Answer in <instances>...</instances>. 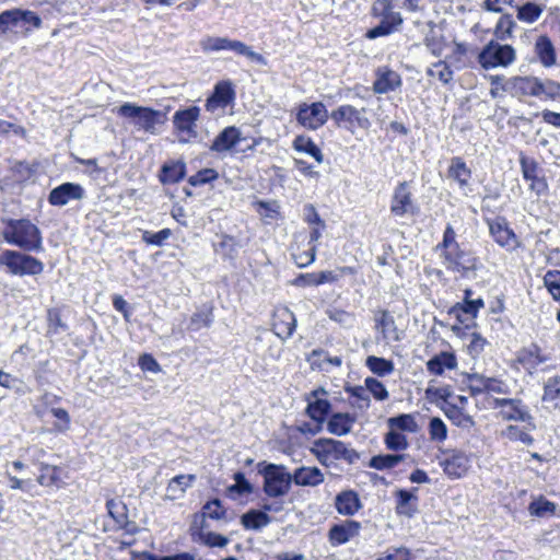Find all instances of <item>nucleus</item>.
<instances>
[{
  "label": "nucleus",
  "instance_id": "obj_1",
  "mask_svg": "<svg viewBox=\"0 0 560 560\" xmlns=\"http://www.w3.org/2000/svg\"><path fill=\"white\" fill-rule=\"evenodd\" d=\"M0 231L3 240L13 246L28 253L44 250L43 235L39 228L28 219H2Z\"/></svg>",
  "mask_w": 560,
  "mask_h": 560
},
{
  "label": "nucleus",
  "instance_id": "obj_2",
  "mask_svg": "<svg viewBox=\"0 0 560 560\" xmlns=\"http://www.w3.org/2000/svg\"><path fill=\"white\" fill-rule=\"evenodd\" d=\"M116 114L126 119L137 130L150 135H156L158 126L164 125L167 120L165 112L130 102H126L117 107Z\"/></svg>",
  "mask_w": 560,
  "mask_h": 560
},
{
  "label": "nucleus",
  "instance_id": "obj_3",
  "mask_svg": "<svg viewBox=\"0 0 560 560\" xmlns=\"http://www.w3.org/2000/svg\"><path fill=\"white\" fill-rule=\"evenodd\" d=\"M258 474L262 476V491L269 498H280L289 493L292 476L283 465L259 463Z\"/></svg>",
  "mask_w": 560,
  "mask_h": 560
},
{
  "label": "nucleus",
  "instance_id": "obj_4",
  "mask_svg": "<svg viewBox=\"0 0 560 560\" xmlns=\"http://www.w3.org/2000/svg\"><path fill=\"white\" fill-rule=\"evenodd\" d=\"M199 44L202 51L206 54L231 51L237 56H244L252 62L259 66H267L268 63L267 59L261 54L254 51L250 46L237 39L220 36H206Z\"/></svg>",
  "mask_w": 560,
  "mask_h": 560
},
{
  "label": "nucleus",
  "instance_id": "obj_5",
  "mask_svg": "<svg viewBox=\"0 0 560 560\" xmlns=\"http://www.w3.org/2000/svg\"><path fill=\"white\" fill-rule=\"evenodd\" d=\"M0 266L19 277L37 276L44 270V264L39 259L14 249H4L0 253Z\"/></svg>",
  "mask_w": 560,
  "mask_h": 560
},
{
  "label": "nucleus",
  "instance_id": "obj_6",
  "mask_svg": "<svg viewBox=\"0 0 560 560\" xmlns=\"http://www.w3.org/2000/svg\"><path fill=\"white\" fill-rule=\"evenodd\" d=\"M516 58L515 49L509 44H501L491 39L478 54V62L482 69L506 68L514 62Z\"/></svg>",
  "mask_w": 560,
  "mask_h": 560
},
{
  "label": "nucleus",
  "instance_id": "obj_7",
  "mask_svg": "<svg viewBox=\"0 0 560 560\" xmlns=\"http://www.w3.org/2000/svg\"><path fill=\"white\" fill-rule=\"evenodd\" d=\"M366 109L364 107L357 108L350 104L338 106L330 113V119L339 128L353 131L355 128L369 129L371 126L370 119L365 116Z\"/></svg>",
  "mask_w": 560,
  "mask_h": 560
},
{
  "label": "nucleus",
  "instance_id": "obj_8",
  "mask_svg": "<svg viewBox=\"0 0 560 560\" xmlns=\"http://www.w3.org/2000/svg\"><path fill=\"white\" fill-rule=\"evenodd\" d=\"M328 118H330V114L322 102L301 103L296 108L298 124L308 130L319 129L327 122Z\"/></svg>",
  "mask_w": 560,
  "mask_h": 560
},
{
  "label": "nucleus",
  "instance_id": "obj_9",
  "mask_svg": "<svg viewBox=\"0 0 560 560\" xmlns=\"http://www.w3.org/2000/svg\"><path fill=\"white\" fill-rule=\"evenodd\" d=\"M236 92L231 80H222L215 83L212 93L206 100V110L214 114L224 110L235 101Z\"/></svg>",
  "mask_w": 560,
  "mask_h": 560
},
{
  "label": "nucleus",
  "instance_id": "obj_10",
  "mask_svg": "<svg viewBox=\"0 0 560 560\" xmlns=\"http://www.w3.org/2000/svg\"><path fill=\"white\" fill-rule=\"evenodd\" d=\"M468 392L476 397L483 393H495L506 395L510 393L509 385L497 377H488L479 373L466 374Z\"/></svg>",
  "mask_w": 560,
  "mask_h": 560
},
{
  "label": "nucleus",
  "instance_id": "obj_11",
  "mask_svg": "<svg viewBox=\"0 0 560 560\" xmlns=\"http://www.w3.org/2000/svg\"><path fill=\"white\" fill-rule=\"evenodd\" d=\"M446 268L466 276L469 271L476 270L477 257L468 250L456 245L455 248L443 253Z\"/></svg>",
  "mask_w": 560,
  "mask_h": 560
},
{
  "label": "nucleus",
  "instance_id": "obj_12",
  "mask_svg": "<svg viewBox=\"0 0 560 560\" xmlns=\"http://www.w3.org/2000/svg\"><path fill=\"white\" fill-rule=\"evenodd\" d=\"M490 235L494 242L506 250H514L520 246L518 238L503 217L488 221Z\"/></svg>",
  "mask_w": 560,
  "mask_h": 560
},
{
  "label": "nucleus",
  "instance_id": "obj_13",
  "mask_svg": "<svg viewBox=\"0 0 560 560\" xmlns=\"http://www.w3.org/2000/svg\"><path fill=\"white\" fill-rule=\"evenodd\" d=\"M418 210V207L412 201V195L408 189V183H399L390 200L392 214L401 218L409 213L416 214Z\"/></svg>",
  "mask_w": 560,
  "mask_h": 560
},
{
  "label": "nucleus",
  "instance_id": "obj_14",
  "mask_svg": "<svg viewBox=\"0 0 560 560\" xmlns=\"http://www.w3.org/2000/svg\"><path fill=\"white\" fill-rule=\"evenodd\" d=\"M85 196L84 188L77 183L66 182L52 188L48 195L51 206L63 207L71 200H81Z\"/></svg>",
  "mask_w": 560,
  "mask_h": 560
},
{
  "label": "nucleus",
  "instance_id": "obj_15",
  "mask_svg": "<svg viewBox=\"0 0 560 560\" xmlns=\"http://www.w3.org/2000/svg\"><path fill=\"white\" fill-rule=\"evenodd\" d=\"M502 90L515 97H539V79L536 77H514L503 83Z\"/></svg>",
  "mask_w": 560,
  "mask_h": 560
},
{
  "label": "nucleus",
  "instance_id": "obj_16",
  "mask_svg": "<svg viewBox=\"0 0 560 560\" xmlns=\"http://www.w3.org/2000/svg\"><path fill=\"white\" fill-rule=\"evenodd\" d=\"M493 407L494 408L510 407L509 410L501 411V416L504 420L521 421V422H530L533 420V417L529 413L527 406L524 405L521 399L494 398Z\"/></svg>",
  "mask_w": 560,
  "mask_h": 560
},
{
  "label": "nucleus",
  "instance_id": "obj_17",
  "mask_svg": "<svg viewBox=\"0 0 560 560\" xmlns=\"http://www.w3.org/2000/svg\"><path fill=\"white\" fill-rule=\"evenodd\" d=\"M483 306L485 302L481 298L474 299V301H462L451 306L447 314L454 317L458 324L465 325L466 328H469L470 325L467 322H474L478 316L480 308Z\"/></svg>",
  "mask_w": 560,
  "mask_h": 560
},
{
  "label": "nucleus",
  "instance_id": "obj_18",
  "mask_svg": "<svg viewBox=\"0 0 560 560\" xmlns=\"http://www.w3.org/2000/svg\"><path fill=\"white\" fill-rule=\"evenodd\" d=\"M361 523L354 520H346L334 524L328 532L331 546H341L360 534Z\"/></svg>",
  "mask_w": 560,
  "mask_h": 560
},
{
  "label": "nucleus",
  "instance_id": "obj_19",
  "mask_svg": "<svg viewBox=\"0 0 560 560\" xmlns=\"http://www.w3.org/2000/svg\"><path fill=\"white\" fill-rule=\"evenodd\" d=\"M200 116V108L196 105L178 109L173 115V125L179 132H186L189 137H196L197 120Z\"/></svg>",
  "mask_w": 560,
  "mask_h": 560
},
{
  "label": "nucleus",
  "instance_id": "obj_20",
  "mask_svg": "<svg viewBox=\"0 0 560 560\" xmlns=\"http://www.w3.org/2000/svg\"><path fill=\"white\" fill-rule=\"evenodd\" d=\"M446 454L447 456L441 462L444 474L452 479L463 477L470 466L468 455L460 451H450Z\"/></svg>",
  "mask_w": 560,
  "mask_h": 560
},
{
  "label": "nucleus",
  "instance_id": "obj_21",
  "mask_svg": "<svg viewBox=\"0 0 560 560\" xmlns=\"http://www.w3.org/2000/svg\"><path fill=\"white\" fill-rule=\"evenodd\" d=\"M418 488L398 489L395 492V511L398 515L411 518L418 513Z\"/></svg>",
  "mask_w": 560,
  "mask_h": 560
},
{
  "label": "nucleus",
  "instance_id": "obj_22",
  "mask_svg": "<svg viewBox=\"0 0 560 560\" xmlns=\"http://www.w3.org/2000/svg\"><path fill=\"white\" fill-rule=\"evenodd\" d=\"M296 328V318L288 307L276 311L273 315V332L282 340L289 339Z\"/></svg>",
  "mask_w": 560,
  "mask_h": 560
},
{
  "label": "nucleus",
  "instance_id": "obj_23",
  "mask_svg": "<svg viewBox=\"0 0 560 560\" xmlns=\"http://www.w3.org/2000/svg\"><path fill=\"white\" fill-rule=\"evenodd\" d=\"M347 448L346 443L339 440L320 438L314 442L312 452L322 462L323 458L332 457L336 460L342 459L343 453Z\"/></svg>",
  "mask_w": 560,
  "mask_h": 560
},
{
  "label": "nucleus",
  "instance_id": "obj_24",
  "mask_svg": "<svg viewBox=\"0 0 560 560\" xmlns=\"http://www.w3.org/2000/svg\"><path fill=\"white\" fill-rule=\"evenodd\" d=\"M242 132L235 126H228L222 129L213 139L210 151L223 153L234 149L242 140Z\"/></svg>",
  "mask_w": 560,
  "mask_h": 560
},
{
  "label": "nucleus",
  "instance_id": "obj_25",
  "mask_svg": "<svg viewBox=\"0 0 560 560\" xmlns=\"http://www.w3.org/2000/svg\"><path fill=\"white\" fill-rule=\"evenodd\" d=\"M402 80L399 73L382 67L376 70V79L373 83V91L377 94H386L400 88Z\"/></svg>",
  "mask_w": 560,
  "mask_h": 560
},
{
  "label": "nucleus",
  "instance_id": "obj_26",
  "mask_svg": "<svg viewBox=\"0 0 560 560\" xmlns=\"http://www.w3.org/2000/svg\"><path fill=\"white\" fill-rule=\"evenodd\" d=\"M292 483L299 487H317L324 482V474L316 466H301L291 474Z\"/></svg>",
  "mask_w": 560,
  "mask_h": 560
},
{
  "label": "nucleus",
  "instance_id": "obj_27",
  "mask_svg": "<svg viewBox=\"0 0 560 560\" xmlns=\"http://www.w3.org/2000/svg\"><path fill=\"white\" fill-rule=\"evenodd\" d=\"M357 421L355 415L349 412H335L326 420L327 431L337 436H343L351 432Z\"/></svg>",
  "mask_w": 560,
  "mask_h": 560
},
{
  "label": "nucleus",
  "instance_id": "obj_28",
  "mask_svg": "<svg viewBox=\"0 0 560 560\" xmlns=\"http://www.w3.org/2000/svg\"><path fill=\"white\" fill-rule=\"evenodd\" d=\"M335 508L339 514L352 516L362 508V503L354 490H345L336 495Z\"/></svg>",
  "mask_w": 560,
  "mask_h": 560
},
{
  "label": "nucleus",
  "instance_id": "obj_29",
  "mask_svg": "<svg viewBox=\"0 0 560 560\" xmlns=\"http://www.w3.org/2000/svg\"><path fill=\"white\" fill-rule=\"evenodd\" d=\"M448 176L457 182L459 188L466 196L468 195V191H471L469 188L471 171L462 158L456 156L452 159L451 165L448 167Z\"/></svg>",
  "mask_w": 560,
  "mask_h": 560
},
{
  "label": "nucleus",
  "instance_id": "obj_30",
  "mask_svg": "<svg viewBox=\"0 0 560 560\" xmlns=\"http://www.w3.org/2000/svg\"><path fill=\"white\" fill-rule=\"evenodd\" d=\"M186 176V163L184 161L165 162L159 173V179L163 185L179 183Z\"/></svg>",
  "mask_w": 560,
  "mask_h": 560
},
{
  "label": "nucleus",
  "instance_id": "obj_31",
  "mask_svg": "<svg viewBox=\"0 0 560 560\" xmlns=\"http://www.w3.org/2000/svg\"><path fill=\"white\" fill-rule=\"evenodd\" d=\"M307 406L305 413L314 422L325 423L331 415L332 405L328 399H311L305 398Z\"/></svg>",
  "mask_w": 560,
  "mask_h": 560
},
{
  "label": "nucleus",
  "instance_id": "obj_32",
  "mask_svg": "<svg viewBox=\"0 0 560 560\" xmlns=\"http://www.w3.org/2000/svg\"><path fill=\"white\" fill-rule=\"evenodd\" d=\"M457 366V360L454 353L442 351L433 355L427 362V370L433 375H442L445 370H453Z\"/></svg>",
  "mask_w": 560,
  "mask_h": 560
},
{
  "label": "nucleus",
  "instance_id": "obj_33",
  "mask_svg": "<svg viewBox=\"0 0 560 560\" xmlns=\"http://www.w3.org/2000/svg\"><path fill=\"white\" fill-rule=\"evenodd\" d=\"M402 22L404 20L400 13H396V15H392V18L382 19L376 26L368 30L365 37L368 39H376L378 37L388 36L393 34Z\"/></svg>",
  "mask_w": 560,
  "mask_h": 560
},
{
  "label": "nucleus",
  "instance_id": "obj_34",
  "mask_svg": "<svg viewBox=\"0 0 560 560\" xmlns=\"http://www.w3.org/2000/svg\"><path fill=\"white\" fill-rule=\"evenodd\" d=\"M535 52L544 67H551L557 61L555 46L547 35H540L536 39Z\"/></svg>",
  "mask_w": 560,
  "mask_h": 560
},
{
  "label": "nucleus",
  "instance_id": "obj_35",
  "mask_svg": "<svg viewBox=\"0 0 560 560\" xmlns=\"http://www.w3.org/2000/svg\"><path fill=\"white\" fill-rule=\"evenodd\" d=\"M270 523L271 517L269 514L260 509H249L241 516V524L245 529L260 530Z\"/></svg>",
  "mask_w": 560,
  "mask_h": 560
},
{
  "label": "nucleus",
  "instance_id": "obj_36",
  "mask_svg": "<svg viewBox=\"0 0 560 560\" xmlns=\"http://www.w3.org/2000/svg\"><path fill=\"white\" fill-rule=\"evenodd\" d=\"M447 419L456 427L469 430L475 425V420L466 413L463 408L455 404H447L441 407Z\"/></svg>",
  "mask_w": 560,
  "mask_h": 560
},
{
  "label": "nucleus",
  "instance_id": "obj_37",
  "mask_svg": "<svg viewBox=\"0 0 560 560\" xmlns=\"http://www.w3.org/2000/svg\"><path fill=\"white\" fill-rule=\"evenodd\" d=\"M196 480L195 475H178L172 478L166 488V498L177 500L182 498L188 487Z\"/></svg>",
  "mask_w": 560,
  "mask_h": 560
},
{
  "label": "nucleus",
  "instance_id": "obj_38",
  "mask_svg": "<svg viewBox=\"0 0 560 560\" xmlns=\"http://www.w3.org/2000/svg\"><path fill=\"white\" fill-rule=\"evenodd\" d=\"M292 148L301 153H305L313 159H315L316 162L323 163L324 161V154L319 147L312 140V138L299 135L294 138L292 142Z\"/></svg>",
  "mask_w": 560,
  "mask_h": 560
},
{
  "label": "nucleus",
  "instance_id": "obj_39",
  "mask_svg": "<svg viewBox=\"0 0 560 560\" xmlns=\"http://www.w3.org/2000/svg\"><path fill=\"white\" fill-rule=\"evenodd\" d=\"M61 470L62 469L57 465L39 463V476L37 478L38 483L44 487H58L61 482Z\"/></svg>",
  "mask_w": 560,
  "mask_h": 560
},
{
  "label": "nucleus",
  "instance_id": "obj_40",
  "mask_svg": "<svg viewBox=\"0 0 560 560\" xmlns=\"http://www.w3.org/2000/svg\"><path fill=\"white\" fill-rule=\"evenodd\" d=\"M387 425L398 432L416 433L418 431L417 421L411 413H399L390 417L387 419Z\"/></svg>",
  "mask_w": 560,
  "mask_h": 560
},
{
  "label": "nucleus",
  "instance_id": "obj_41",
  "mask_svg": "<svg viewBox=\"0 0 560 560\" xmlns=\"http://www.w3.org/2000/svg\"><path fill=\"white\" fill-rule=\"evenodd\" d=\"M406 454H378L370 458L368 466L376 470L390 469L404 462Z\"/></svg>",
  "mask_w": 560,
  "mask_h": 560
},
{
  "label": "nucleus",
  "instance_id": "obj_42",
  "mask_svg": "<svg viewBox=\"0 0 560 560\" xmlns=\"http://www.w3.org/2000/svg\"><path fill=\"white\" fill-rule=\"evenodd\" d=\"M517 14L516 18L525 23L536 22L544 12V5L527 1L525 3H518L515 5Z\"/></svg>",
  "mask_w": 560,
  "mask_h": 560
},
{
  "label": "nucleus",
  "instance_id": "obj_43",
  "mask_svg": "<svg viewBox=\"0 0 560 560\" xmlns=\"http://www.w3.org/2000/svg\"><path fill=\"white\" fill-rule=\"evenodd\" d=\"M226 515V510L222 505V501L218 498H214L212 500L207 501L202 506V512L200 514L201 516V524L200 529H203L206 527V517H209L211 520H222Z\"/></svg>",
  "mask_w": 560,
  "mask_h": 560
},
{
  "label": "nucleus",
  "instance_id": "obj_44",
  "mask_svg": "<svg viewBox=\"0 0 560 560\" xmlns=\"http://www.w3.org/2000/svg\"><path fill=\"white\" fill-rule=\"evenodd\" d=\"M365 366L375 375L384 377L394 371V362L383 357L369 355Z\"/></svg>",
  "mask_w": 560,
  "mask_h": 560
},
{
  "label": "nucleus",
  "instance_id": "obj_45",
  "mask_svg": "<svg viewBox=\"0 0 560 560\" xmlns=\"http://www.w3.org/2000/svg\"><path fill=\"white\" fill-rule=\"evenodd\" d=\"M376 327L382 329L385 339L399 340L395 319L387 311H383L381 316L376 318Z\"/></svg>",
  "mask_w": 560,
  "mask_h": 560
},
{
  "label": "nucleus",
  "instance_id": "obj_46",
  "mask_svg": "<svg viewBox=\"0 0 560 560\" xmlns=\"http://www.w3.org/2000/svg\"><path fill=\"white\" fill-rule=\"evenodd\" d=\"M557 509L556 503L547 500L545 497L540 495L538 499L532 501L528 505V511L530 515L536 517H544L547 515L555 514Z\"/></svg>",
  "mask_w": 560,
  "mask_h": 560
},
{
  "label": "nucleus",
  "instance_id": "obj_47",
  "mask_svg": "<svg viewBox=\"0 0 560 560\" xmlns=\"http://www.w3.org/2000/svg\"><path fill=\"white\" fill-rule=\"evenodd\" d=\"M106 509L108 515L114 520L117 527L119 525H126V521L128 520V509L122 501H117L115 499L107 500Z\"/></svg>",
  "mask_w": 560,
  "mask_h": 560
},
{
  "label": "nucleus",
  "instance_id": "obj_48",
  "mask_svg": "<svg viewBox=\"0 0 560 560\" xmlns=\"http://www.w3.org/2000/svg\"><path fill=\"white\" fill-rule=\"evenodd\" d=\"M516 26L515 21L511 14H503L494 28V36L498 40L505 42L512 37L513 30Z\"/></svg>",
  "mask_w": 560,
  "mask_h": 560
},
{
  "label": "nucleus",
  "instance_id": "obj_49",
  "mask_svg": "<svg viewBox=\"0 0 560 560\" xmlns=\"http://www.w3.org/2000/svg\"><path fill=\"white\" fill-rule=\"evenodd\" d=\"M384 444L388 451L393 452L405 451L409 446L407 436L392 429L384 435Z\"/></svg>",
  "mask_w": 560,
  "mask_h": 560
},
{
  "label": "nucleus",
  "instance_id": "obj_50",
  "mask_svg": "<svg viewBox=\"0 0 560 560\" xmlns=\"http://www.w3.org/2000/svg\"><path fill=\"white\" fill-rule=\"evenodd\" d=\"M48 332L59 335L66 332L69 326L62 320L61 311L58 307H52L47 311Z\"/></svg>",
  "mask_w": 560,
  "mask_h": 560
},
{
  "label": "nucleus",
  "instance_id": "obj_51",
  "mask_svg": "<svg viewBox=\"0 0 560 560\" xmlns=\"http://www.w3.org/2000/svg\"><path fill=\"white\" fill-rule=\"evenodd\" d=\"M345 389L352 398H355V402L352 404L355 408L360 410L369 409L371 399L365 386H347Z\"/></svg>",
  "mask_w": 560,
  "mask_h": 560
},
{
  "label": "nucleus",
  "instance_id": "obj_52",
  "mask_svg": "<svg viewBox=\"0 0 560 560\" xmlns=\"http://www.w3.org/2000/svg\"><path fill=\"white\" fill-rule=\"evenodd\" d=\"M233 479L234 483L228 487L229 492L244 495L250 494L254 491L253 485L247 480L243 471H236Z\"/></svg>",
  "mask_w": 560,
  "mask_h": 560
},
{
  "label": "nucleus",
  "instance_id": "obj_53",
  "mask_svg": "<svg viewBox=\"0 0 560 560\" xmlns=\"http://www.w3.org/2000/svg\"><path fill=\"white\" fill-rule=\"evenodd\" d=\"M364 386L366 390L378 401H384L389 396L385 385L375 377H366L364 380Z\"/></svg>",
  "mask_w": 560,
  "mask_h": 560
},
{
  "label": "nucleus",
  "instance_id": "obj_54",
  "mask_svg": "<svg viewBox=\"0 0 560 560\" xmlns=\"http://www.w3.org/2000/svg\"><path fill=\"white\" fill-rule=\"evenodd\" d=\"M291 256L299 268L307 267L315 261L316 246L311 245L308 246V248L303 250H300V248H298L295 252H292Z\"/></svg>",
  "mask_w": 560,
  "mask_h": 560
},
{
  "label": "nucleus",
  "instance_id": "obj_55",
  "mask_svg": "<svg viewBox=\"0 0 560 560\" xmlns=\"http://www.w3.org/2000/svg\"><path fill=\"white\" fill-rule=\"evenodd\" d=\"M171 229L165 228L158 232L143 231L141 240L148 245L163 246L164 243L171 237Z\"/></svg>",
  "mask_w": 560,
  "mask_h": 560
},
{
  "label": "nucleus",
  "instance_id": "obj_56",
  "mask_svg": "<svg viewBox=\"0 0 560 560\" xmlns=\"http://www.w3.org/2000/svg\"><path fill=\"white\" fill-rule=\"evenodd\" d=\"M430 439L435 442H443L447 438V427L439 417H433L429 421Z\"/></svg>",
  "mask_w": 560,
  "mask_h": 560
},
{
  "label": "nucleus",
  "instance_id": "obj_57",
  "mask_svg": "<svg viewBox=\"0 0 560 560\" xmlns=\"http://www.w3.org/2000/svg\"><path fill=\"white\" fill-rule=\"evenodd\" d=\"M219 178V173L214 168H202L188 178V183L194 186L210 184Z\"/></svg>",
  "mask_w": 560,
  "mask_h": 560
},
{
  "label": "nucleus",
  "instance_id": "obj_58",
  "mask_svg": "<svg viewBox=\"0 0 560 560\" xmlns=\"http://www.w3.org/2000/svg\"><path fill=\"white\" fill-rule=\"evenodd\" d=\"M425 398L429 399L431 402H438V400H442L445 402V405L450 404L448 399L452 397L453 392L451 386H444V387H433L428 386L424 390Z\"/></svg>",
  "mask_w": 560,
  "mask_h": 560
},
{
  "label": "nucleus",
  "instance_id": "obj_59",
  "mask_svg": "<svg viewBox=\"0 0 560 560\" xmlns=\"http://www.w3.org/2000/svg\"><path fill=\"white\" fill-rule=\"evenodd\" d=\"M544 283L556 301H560V271L548 270L544 277Z\"/></svg>",
  "mask_w": 560,
  "mask_h": 560
},
{
  "label": "nucleus",
  "instance_id": "obj_60",
  "mask_svg": "<svg viewBox=\"0 0 560 560\" xmlns=\"http://www.w3.org/2000/svg\"><path fill=\"white\" fill-rule=\"evenodd\" d=\"M199 536L201 541L208 547L223 548L229 544V538L219 533L200 529Z\"/></svg>",
  "mask_w": 560,
  "mask_h": 560
},
{
  "label": "nucleus",
  "instance_id": "obj_61",
  "mask_svg": "<svg viewBox=\"0 0 560 560\" xmlns=\"http://www.w3.org/2000/svg\"><path fill=\"white\" fill-rule=\"evenodd\" d=\"M393 8L392 0H375L371 13L375 18L387 19L396 15L397 12H394Z\"/></svg>",
  "mask_w": 560,
  "mask_h": 560
},
{
  "label": "nucleus",
  "instance_id": "obj_62",
  "mask_svg": "<svg viewBox=\"0 0 560 560\" xmlns=\"http://www.w3.org/2000/svg\"><path fill=\"white\" fill-rule=\"evenodd\" d=\"M560 396V376H552L544 385V401H552Z\"/></svg>",
  "mask_w": 560,
  "mask_h": 560
},
{
  "label": "nucleus",
  "instance_id": "obj_63",
  "mask_svg": "<svg viewBox=\"0 0 560 560\" xmlns=\"http://www.w3.org/2000/svg\"><path fill=\"white\" fill-rule=\"evenodd\" d=\"M520 165L522 175L525 180L535 178V176L538 174V163L533 158L521 155Z\"/></svg>",
  "mask_w": 560,
  "mask_h": 560
},
{
  "label": "nucleus",
  "instance_id": "obj_64",
  "mask_svg": "<svg viewBox=\"0 0 560 560\" xmlns=\"http://www.w3.org/2000/svg\"><path fill=\"white\" fill-rule=\"evenodd\" d=\"M382 560H411V551L404 547H389L385 551V555L381 557Z\"/></svg>",
  "mask_w": 560,
  "mask_h": 560
}]
</instances>
